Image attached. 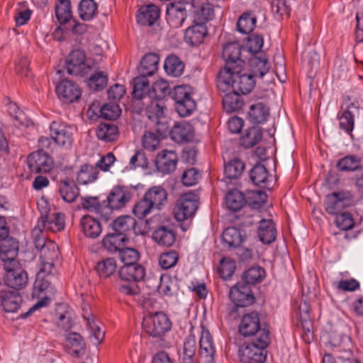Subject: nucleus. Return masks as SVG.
<instances>
[{
	"instance_id": "obj_28",
	"label": "nucleus",
	"mask_w": 363,
	"mask_h": 363,
	"mask_svg": "<svg viewBox=\"0 0 363 363\" xmlns=\"http://www.w3.org/2000/svg\"><path fill=\"white\" fill-rule=\"evenodd\" d=\"M160 16L159 8L153 4L145 5L139 9L138 22L142 26H152Z\"/></svg>"
},
{
	"instance_id": "obj_24",
	"label": "nucleus",
	"mask_w": 363,
	"mask_h": 363,
	"mask_svg": "<svg viewBox=\"0 0 363 363\" xmlns=\"http://www.w3.org/2000/svg\"><path fill=\"white\" fill-rule=\"evenodd\" d=\"M144 196L154 209L160 210L167 201V193L160 186L150 188L145 193Z\"/></svg>"
},
{
	"instance_id": "obj_5",
	"label": "nucleus",
	"mask_w": 363,
	"mask_h": 363,
	"mask_svg": "<svg viewBox=\"0 0 363 363\" xmlns=\"http://www.w3.org/2000/svg\"><path fill=\"white\" fill-rule=\"evenodd\" d=\"M354 204V197L350 191H340L328 194L324 199L323 206L328 214L337 215Z\"/></svg>"
},
{
	"instance_id": "obj_27",
	"label": "nucleus",
	"mask_w": 363,
	"mask_h": 363,
	"mask_svg": "<svg viewBox=\"0 0 363 363\" xmlns=\"http://www.w3.org/2000/svg\"><path fill=\"white\" fill-rule=\"evenodd\" d=\"M118 274L122 280L136 282L141 281L144 278L145 272L141 265L135 263L122 266Z\"/></svg>"
},
{
	"instance_id": "obj_14",
	"label": "nucleus",
	"mask_w": 363,
	"mask_h": 363,
	"mask_svg": "<svg viewBox=\"0 0 363 363\" xmlns=\"http://www.w3.org/2000/svg\"><path fill=\"white\" fill-rule=\"evenodd\" d=\"M4 280L8 286L18 290L28 284V278L26 272L18 264L13 267H6Z\"/></svg>"
},
{
	"instance_id": "obj_32",
	"label": "nucleus",
	"mask_w": 363,
	"mask_h": 363,
	"mask_svg": "<svg viewBox=\"0 0 363 363\" xmlns=\"http://www.w3.org/2000/svg\"><path fill=\"white\" fill-rule=\"evenodd\" d=\"M80 226L84 235L90 238L99 237L101 233V226L98 220L91 216H84L81 218Z\"/></svg>"
},
{
	"instance_id": "obj_11",
	"label": "nucleus",
	"mask_w": 363,
	"mask_h": 363,
	"mask_svg": "<svg viewBox=\"0 0 363 363\" xmlns=\"http://www.w3.org/2000/svg\"><path fill=\"white\" fill-rule=\"evenodd\" d=\"M133 191L126 186H116L113 187L107 196L106 203L107 211L111 212L112 210H119L123 208L133 198Z\"/></svg>"
},
{
	"instance_id": "obj_34",
	"label": "nucleus",
	"mask_w": 363,
	"mask_h": 363,
	"mask_svg": "<svg viewBox=\"0 0 363 363\" xmlns=\"http://www.w3.org/2000/svg\"><path fill=\"white\" fill-rule=\"evenodd\" d=\"M171 138L177 143L188 142L192 140L194 130L191 124L184 122L176 124L170 132Z\"/></svg>"
},
{
	"instance_id": "obj_19",
	"label": "nucleus",
	"mask_w": 363,
	"mask_h": 363,
	"mask_svg": "<svg viewBox=\"0 0 363 363\" xmlns=\"http://www.w3.org/2000/svg\"><path fill=\"white\" fill-rule=\"evenodd\" d=\"M177 162L178 157L174 151L164 150L157 155L155 164L159 172L166 174L175 170Z\"/></svg>"
},
{
	"instance_id": "obj_49",
	"label": "nucleus",
	"mask_w": 363,
	"mask_h": 363,
	"mask_svg": "<svg viewBox=\"0 0 363 363\" xmlns=\"http://www.w3.org/2000/svg\"><path fill=\"white\" fill-rule=\"evenodd\" d=\"M79 15L84 21L93 18L97 11V4L93 0H82L79 4Z\"/></svg>"
},
{
	"instance_id": "obj_33",
	"label": "nucleus",
	"mask_w": 363,
	"mask_h": 363,
	"mask_svg": "<svg viewBox=\"0 0 363 363\" xmlns=\"http://www.w3.org/2000/svg\"><path fill=\"white\" fill-rule=\"evenodd\" d=\"M128 241L125 235H120L116 233H109L106 235L102 241L104 248L111 253L120 252Z\"/></svg>"
},
{
	"instance_id": "obj_17",
	"label": "nucleus",
	"mask_w": 363,
	"mask_h": 363,
	"mask_svg": "<svg viewBox=\"0 0 363 363\" xmlns=\"http://www.w3.org/2000/svg\"><path fill=\"white\" fill-rule=\"evenodd\" d=\"M65 349L72 357L79 358L85 354L86 344L79 333H69L65 337Z\"/></svg>"
},
{
	"instance_id": "obj_50",
	"label": "nucleus",
	"mask_w": 363,
	"mask_h": 363,
	"mask_svg": "<svg viewBox=\"0 0 363 363\" xmlns=\"http://www.w3.org/2000/svg\"><path fill=\"white\" fill-rule=\"evenodd\" d=\"M169 93V86L167 81L160 79L156 81L152 86V90L149 92L147 99L152 98L164 99L167 94Z\"/></svg>"
},
{
	"instance_id": "obj_64",
	"label": "nucleus",
	"mask_w": 363,
	"mask_h": 363,
	"mask_svg": "<svg viewBox=\"0 0 363 363\" xmlns=\"http://www.w3.org/2000/svg\"><path fill=\"white\" fill-rule=\"evenodd\" d=\"M101 116L108 120H115L121 114V109L118 104H107L101 106L100 109Z\"/></svg>"
},
{
	"instance_id": "obj_55",
	"label": "nucleus",
	"mask_w": 363,
	"mask_h": 363,
	"mask_svg": "<svg viewBox=\"0 0 363 363\" xmlns=\"http://www.w3.org/2000/svg\"><path fill=\"white\" fill-rule=\"evenodd\" d=\"M361 164V159L354 155H347L340 159L337 162V167L341 171H354Z\"/></svg>"
},
{
	"instance_id": "obj_46",
	"label": "nucleus",
	"mask_w": 363,
	"mask_h": 363,
	"mask_svg": "<svg viewBox=\"0 0 363 363\" xmlns=\"http://www.w3.org/2000/svg\"><path fill=\"white\" fill-rule=\"evenodd\" d=\"M262 138V131L256 128H251L240 138V144L245 148H250L259 143Z\"/></svg>"
},
{
	"instance_id": "obj_35",
	"label": "nucleus",
	"mask_w": 363,
	"mask_h": 363,
	"mask_svg": "<svg viewBox=\"0 0 363 363\" xmlns=\"http://www.w3.org/2000/svg\"><path fill=\"white\" fill-rule=\"evenodd\" d=\"M59 192L62 199L67 202H74L79 195V189L74 181L65 179L59 184Z\"/></svg>"
},
{
	"instance_id": "obj_62",
	"label": "nucleus",
	"mask_w": 363,
	"mask_h": 363,
	"mask_svg": "<svg viewBox=\"0 0 363 363\" xmlns=\"http://www.w3.org/2000/svg\"><path fill=\"white\" fill-rule=\"evenodd\" d=\"M178 259V253L174 250H170L160 255L159 263L162 268L168 269L175 266Z\"/></svg>"
},
{
	"instance_id": "obj_2",
	"label": "nucleus",
	"mask_w": 363,
	"mask_h": 363,
	"mask_svg": "<svg viewBox=\"0 0 363 363\" xmlns=\"http://www.w3.org/2000/svg\"><path fill=\"white\" fill-rule=\"evenodd\" d=\"M230 66L228 61V85L233 90L240 92L242 95L250 93L255 85L254 75L245 72V62L237 61Z\"/></svg>"
},
{
	"instance_id": "obj_16",
	"label": "nucleus",
	"mask_w": 363,
	"mask_h": 363,
	"mask_svg": "<svg viewBox=\"0 0 363 363\" xmlns=\"http://www.w3.org/2000/svg\"><path fill=\"white\" fill-rule=\"evenodd\" d=\"M143 104L147 106L145 112L148 118L157 125L161 123L167 111L165 100L152 98Z\"/></svg>"
},
{
	"instance_id": "obj_53",
	"label": "nucleus",
	"mask_w": 363,
	"mask_h": 363,
	"mask_svg": "<svg viewBox=\"0 0 363 363\" xmlns=\"http://www.w3.org/2000/svg\"><path fill=\"white\" fill-rule=\"evenodd\" d=\"M96 270L99 277L107 278L116 272V261L112 258L106 259L97 264Z\"/></svg>"
},
{
	"instance_id": "obj_6",
	"label": "nucleus",
	"mask_w": 363,
	"mask_h": 363,
	"mask_svg": "<svg viewBox=\"0 0 363 363\" xmlns=\"http://www.w3.org/2000/svg\"><path fill=\"white\" fill-rule=\"evenodd\" d=\"M199 199L198 195L191 191L181 195L174 208L176 220L182 221L192 218L198 208Z\"/></svg>"
},
{
	"instance_id": "obj_59",
	"label": "nucleus",
	"mask_w": 363,
	"mask_h": 363,
	"mask_svg": "<svg viewBox=\"0 0 363 363\" xmlns=\"http://www.w3.org/2000/svg\"><path fill=\"white\" fill-rule=\"evenodd\" d=\"M153 210V207L143 196V199L134 205L133 213L138 218L143 219L151 213Z\"/></svg>"
},
{
	"instance_id": "obj_47",
	"label": "nucleus",
	"mask_w": 363,
	"mask_h": 363,
	"mask_svg": "<svg viewBox=\"0 0 363 363\" xmlns=\"http://www.w3.org/2000/svg\"><path fill=\"white\" fill-rule=\"evenodd\" d=\"M118 135V128L111 123H101L96 131L97 138L105 142H111L116 140Z\"/></svg>"
},
{
	"instance_id": "obj_56",
	"label": "nucleus",
	"mask_w": 363,
	"mask_h": 363,
	"mask_svg": "<svg viewBox=\"0 0 363 363\" xmlns=\"http://www.w3.org/2000/svg\"><path fill=\"white\" fill-rule=\"evenodd\" d=\"M244 230L228 226V247H238L246 238Z\"/></svg>"
},
{
	"instance_id": "obj_25",
	"label": "nucleus",
	"mask_w": 363,
	"mask_h": 363,
	"mask_svg": "<svg viewBox=\"0 0 363 363\" xmlns=\"http://www.w3.org/2000/svg\"><path fill=\"white\" fill-rule=\"evenodd\" d=\"M216 352L212 336L208 330L202 326L199 340V355L201 358L211 359Z\"/></svg>"
},
{
	"instance_id": "obj_40",
	"label": "nucleus",
	"mask_w": 363,
	"mask_h": 363,
	"mask_svg": "<svg viewBox=\"0 0 363 363\" xmlns=\"http://www.w3.org/2000/svg\"><path fill=\"white\" fill-rule=\"evenodd\" d=\"M150 91L149 81L147 77L140 75L134 79V85L133 90V96L136 99H142L143 102L147 101Z\"/></svg>"
},
{
	"instance_id": "obj_4",
	"label": "nucleus",
	"mask_w": 363,
	"mask_h": 363,
	"mask_svg": "<svg viewBox=\"0 0 363 363\" xmlns=\"http://www.w3.org/2000/svg\"><path fill=\"white\" fill-rule=\"evenodd\" d=\"M160 220V215H155L150 220H147L149 228H154L152 239L159 246L170 247L175 242L176 232L171 224H161L157 226L152 225L154 222H159Z\"/></svg>"
},
{
	"instance_id": "obj_63",
	"label": "nucleus",
	"mask_w": 363,
	"mask_h": 363,
	"mask_svg": "<svg viewBox=\"0 0 363 363\" xmlns=\"http://www.w3.org/2000/svg\"><path fill=\"white\" fill-rule=\"evenodd\" d=\"M55 323L59 329L69 332L73 325L70 313L68 311H65L64 313H57Z\"/></svg>"
},
{
	"instance_id": "obj_26",
	"label": "nucleus",
	"mask_w": 363,
	"mask_h": 363,
	"mask_svg": "<svg viewBox=\"0 0 363 363\" xmlns=\"http://www.w3.org/2000/svg\"><path fill=\"white\" fill-rule=\"evenodd\" d=\"M0 298L4 310L8 313L16 312L22 303L21 296L9 290H1Z\"/></svg>"
},
{
	"instance_id": "obj_61",
	"label": "nucleus",
	"mask_w": 363,
	"mask_h": 363,
	"mask_svg": "<svg viewBox=\"0 0 363 363\" xmlns=\"http://www.w3.org/2000/svg\"><path fill=\"white\" fill-rule=\"evenodd\" d=\"M335 216V225L340 230H349L354 226V220L350 213L342 212Z\"/></svg>"
},
{
	"instance_id": "obj_45",
	"label": "nucleus",
	"mask_w": 363,
	"mask_h": 363,
	"mask_svg": "<svg viewBox=\"0 0 363 363\" xmlns=\"http://www.w3.org/2000/svg\"><path fill=\"white\" fill-rule=\"evenodd\" d=\"M257 18L250 13H244L237 22L238 32L243 34L250 33L255 28Z\"/></svg>"
},
{
	"instance_id": "obj_8",
	"label": "nucleus",
	"mask_w": 363,
	"mask_h": 363,
	"mask_svg": "<svg viewBox=\"0 0 363 363\" xmlns=\"http://www.w3.org/2000/svg\"><path fill=\"white\" fill-rule=\"evenodd\" d=\"M345 108L338 116L340 128L352 136L354 127V118L359 114V102L357 99L347 96L345 99Z\"/></svg>"
},
{
	"instance_id": "obj_51",
	"label": "nucleus",
	"mask_w": 363,
	"mask_h": 363,
	"mask_svg": "<svg viewBox=\"0 0 363 363\" xmlns=\"http://www.w3.org/2000/svg\"><path fill=\"white\" fill-rule=\"evenodd\" d=\"M6 108L9 116L13 118L14 125H28L25 113L19 108L16 103L9 101L6 104Z\"/></svg>"
},
{
	"instance_id": "obj_1",
	"label": "nucleus",
	"mask_w": 363,
	"mask_h": 363,
	"mask_svg": "<svg viewBox=\"0 0 363 363\" xmlns=\"http://www.w3.org/2000/svg\"><path fill=\"white\" fill-rule=\"evenodd\" d=\"M269 332L262 330L255 341L240 346L239 357L242 363H264L267 358L265 348L269 344Z\"/></svg>"
},
{
	"instance_id": "obj_13",
	"label": "nucleus",
	"mask_w": 363,
	"mask_h": 363,
	"mask_svg": "<svg viewBox=\"0 0 363 363\" xmlns=\"http://www.w3.org/2000/svg\"><path fill=\"white\" fill-rule=\"evenodd\" d=\"M56 93L58 98L65 103H73L78 100L82 94L79 86L74 82L68 79L62 80L56 86Z\"/></svg>"
},
{
	"instance_id": "obj_42",
	"label": "nucleus",
	"mask_w": 363,
	"mask_h": 363,
	"mask_svg": "<svg viewBox=\"0 0 363 363\" xmlns=\"http://www.w3.org/2000/svg\"><path fill=\"white\" fill-rule=\"evenodd\" d=\"M99 170L95 166L84 164L77 173V180L80 184H88L95 182L98 178Z\"/></svg>"
},
{
	"instance_id": "obj_39",
	"label": "nucleus",
	"mask_w": 363,
	"mask_h": 363,
	"mask_svg": "<svg viewBox=\"0 0 363 363\" xmlns=\"http://www.w3.org/2000/svg\"><path fill=\"white\" fill-rule=\"evenodd\" d=\"M164 69L169 76L178 77L183 74L184 65L177 56L171 55L166 58Z\"/></svg>"
},
{
	"instance_id": "obj_36",
	"label": "nucleus",
	"mask_w": 363,
	"mask_h": 363,
	"mask_svg": "<svg viewBox=\"0 0 363 363\" xmlns=\"http://www.w3.org/2000/svg\"><path fill=\"white\" fill-rule=\"evenodd\" d=\"M136 224L135 220L130 216H120L112 223V229L114 233L125 235L131 232Z\"/></svg>"
},
{
	"instance_id": "obj_52",
	"label": "nucleus",
	"mask_w": 363,
	"mask_h": 363,
	"mask_svg": "<svg viewBox=\"0 0 363 363\" xmlns=\"http://www.w3.org/2000/svg\"><path fill=\"white\" fill-rule=\"evenodd\" d=\"M250 67L253 72V75L259 76L262 78L269 69V65L267 58H261L259 57H253L250 61Z\"/></svg>"
},
{
	"instance_id": "obj_10",
	"label": "nucleus",
	"mask_w": 363,
	"mask_h": 363,
	"mask_svg": "<svg viewBox=\"0 0 363 363\" xmlns=\"http://www.w3.org/2000/svg\"><path fill=\"white\" fill-rule=\"evenodd\" d=\"M27 164L30 172L34 174H46L54 167L52 158L42 150H38L29 154L27 157Z\"/></svg>"
},
{
	"instance_id": "obj_60",
	"label": "nucleus",
	"mask_w": 363,
	"mask_h": 363,
	"mask_svg": "<svg viewBox=\"0 0 363 363\" xmlns=\"http://www.w3.org/2000/svg\"><path fill=\"white\" fill-rule=\"evenodd\" d=\"M108 74L104 72H98L92 74L89 79L88 85L94 91L103 89L107 84Z\"/></svg>"
},
{
	"instance_id": "obj_7",
	"label": "nucleus",
	"mask_w": 363,
	"mask_h": 363,
	"mask_svg": "<svg viewBox=\"0 0 363 363\" xmlns=\"http://www.w3.org/2000/svg\"><path fill=\"white\" fill-rule=\"evenodd\" d=\"M94 67V63L86 58L84 51L74 50L66 60V69L69 74L84 76Z\"/></svg>"
},
{
	"instance_id": "obj_22",
	"label": "nucleus",
	"mask_w": 363,
	"mask_h": 363,
	"mask_svg": "<svg viewBox=\"0 0 363 363\" xmlns=\"http://www.w3.org/2000/svg\"><path fill=\"white\" fill-rule=\"evenodd\" d=\"M269 116V108L263 102H256L250 105L247 112L248 120L253 124L266 123Z\"/></svg>"
},
{
	"instance_id": "obj_43",
	"label": "nucleus",
	"mask_w": 363,
	"mask_h": 363,
	"mask_svg": "<svg viewBox=\"0 0 363 363\" xmlns=\"http://www.w3.org/2000/svg\"><path fill=\"white\" fill-rule=\"evenodd\" d=\"M246 204L244 194L237 188L228 189V210L240 211Z\"/></svg>"
},
{
	"instance_id": "obj_58",
	"label": "nucleus",
	"mask_w": 363,
	"mask_h": 363,
	"mask_svg": "<svg viewBox=\"0 0 363 363\" xmlns=\"http://www.w3.org/2000/svg\"><path fill=\"white\" fill-rule=\"evenodd\" d=\"M175 284L168 275H162L160 279V284L157 291L160 294L164 296H172L174 294Z\"/></svg>"
},
{
	"instance_id": "obj_9",
	"label": "nucleus",
	"mask_w": 363,
	"mask_h": 363,
	"mask_svg": "<svg viewBox=\"0 0 363 363\" xmlns=\"http://www.w3.org/2000/svg\"><path fill=\"white\" fill-rule=\"evenodd\" d=\"M172 98L175 101L176 110L182 117L191 115L196 108V101L191 98L186 86H178L174 87Z\"/></svg>"
},
{
	"instance_id": "obj_30",
	"label": "nucleus",
	"mask_w": 363,
	"mask_h": 363,
	"mask_svg": "<svg viewBox=\"0 0 363 363\" xmlns=\"http://www.w3.org/2000/svg\"><path fill=\"white\" fill-rule=\"evenodd\" d=\"M196 350V340L191 330L184 340L182 352L179 354L180 363H194Z\"/></svg>"
},
{
	"instance_id": "obj_48",
	"label": "nucleus",
	"mask_w": 363,
	"mask_h": 363,
	"mask_svg": "<svg viewBox=\"0 0 363 363\" xmlns=\"http://www.w3.org/2000/svg\"><path fill=\"white\" fill-rule=\"evenodd\" d=\"M269 174L266 167L262 164L255 165L250 172V179L252 182L262 187L266 186Z\"/></svg>"
},
{
	"instance_id": "obj_38",
	"label": "nucleus",
	"mask_w": 363,
	"mask_h": 363,
	"mask_svg": "<svg viewBox=\"0 0 363 363\" xmlns=\"http://www.w3.org/2000/svg\"><path fill=\"white\" fill-rule=\"evenodd\" d=\"M227 48V44L223 45V51ZM223 57L225 61V64L218 72L216 79V84L218 90L222 94V103L225 108L226 104L227 97V60L225 59L224 52H223Z\"/></svg>"
},
{
	"instance_id": "obj_31",
	"label": "nucleus",
	"mask_w": 363,
	"mask_h": 363,
	"mask_svg": "<svg viewBox=\"0 0 363 363\" xmlns=\"http://www.w3.org/2000/svg\"><path fill=\"white\" fill-rule=\"evenodd\" d=\"M257 233L262 243H272L275 240L277 235L275 224L271 220L262 219L259 222Z\"/></svg>"
},
{
	"instance_id": "obj_29",
	"label": "nucleus",
	"mask_w": 363,
	"mask_h": 363,
	"mask_svg": "<svg viewBox=\"0 0 363 363\" xmlns=\"http://www.w3.org/2000/svg\"><path fill=\"white\" fill-rule=\"evenodd\" d=\"M160 56L153 52L146 54L140 61L138 72L145 77L152 76L158 69Z\"/></svg>"
},
{
	"instance_id": "obj_12",
	"label": "nucleus",
	"mask_w": 363,
	"mask_h": 363,
	"mask_svg": "<svg viewBox=\"0 0 363 363\" xmlns=\"http://www.w3.org/2000/svg\"><path fill=\"white\" fill-rule=\"evenodd\" d=\"M74 128L61 121H55L50 125V136L59 146L69 148L73 143Z\"/></svg>"
},
{
	"instance_id": "obj_3",
	"label": "nucleus",
	"mask_w": 363,
	"mask_h": 363,
	"mask_svg": "<svg viewBox=\"0 0 363 363\" xmlns=\"http://www.w3.org/2000/svg\"><path fill=\"white\" fill-rule=\"evenodd\" d=\"M172 322L162 312L149 314L143 320L145 332L154 337H162L172 328Z\"/></svg>"
},
{
	"instance_id": "obj_41",
	"label": "nucleus",
	"mask_w": 363,
	"mask_h": 363,
	"mask_svg": "<svg viewBox=\"0 0 363 363\" xmlns=\"http://www.w3.org/2000/svg\"><path fill=\"white\" fill-rule=\"evenodd\" d=\"M266 277L265 270L259 266H253L246 270L242 279L246 285H255L262 282Z\"/></svg>"
},
{
	"instance_id": "obj_54",
	"label": "nucleus",
	"mask_w": 363,
	"mask_h": 363,
	"mask_svg": "<svg viewBox=\"0 0 363 363\" xmlns=\"http://www.w3.org/2000/svg\"><path fill=\"white\" fill-rule=\"evenodd\" d=\"M245 169V162L235 157L228 161V179H238L243 174Z\"/></svg>"
},
{
	"instance_id": "obj_44",
	"label": "nucleus",
	"mask_w": 363,
	"mask_h": 363,
	"mask_svg": "<svg viewBox=\"0 0 363 363\" xmlns=\"http://www.w3.org/2000/svg\"><path fill=\"white\" fill-rule=\"evenodd\" d=\"M17 255L16 247H9L6 243H3L0 247V259L4 262V269L7 267H13L19 263L15 259Z\"/></svg>"
},
{
	"instance_id": "obj_21",
	"label": "nucleus",
	"mask_w": 363,
	"mask_h": 363,
	"mask_svg": "<svg viewBox=\"0 0 363 363\" xmlns=\"http://www.w3.org/2000/svg\"><path fill=\"white\" fill-rule=\"evenodd\" d=\"M208 35V30L204 23H196L189 26L184 34V40L186 43L192 46H197L203 42Z\"/></svg>"
},
{
	"instance_id": "obj_18",
	"label": "nucleus",
	"mask_w": 363,
	"mask_h": 363,
	"mask_svg": "<svg viewBox=\"0 0 363 363\" xmlns=\"http://www.w3.org/2000/svg\"><path fill=\"white\" fill-rule=\"evenodd\" d=\"M187 9L183 8L181 4L170 3L167 6L166 20L172 28H179L185 21Z\"/></svg>"
},
{
	"instance_id": "obj_23",
	"label": "nucleus",
	"mask_w": 363,
	"mask_h": 363,
	"mask_svg": "<svg viewBox=\"0 0 363 363\" xmlns=\"http://www.w3.org/2000/svg\"><path fill=\"white\" fill-rule=\"evenodd\" d=\"M82 318L86 322L87 330L90 334V338L94 344H99L104 337V333L100 328V323L96 321L93 314L87 309H84Z\"/></svg>"
},
{
	"instance_id": "obj_15",
	"label": "nucleus",
	"mask_w": 363,
	"mask_h": 363,
	"mask_svg": "<svg viewBox=\"0 0 363 363\" xmlns=\"http://www.w3.org/2000/svg\"><path fill=\"white\" fill-rule=\"evenodd\" d=\"M229 296L237 307H247L255 301L251 289L246 284H238L232 287Z\"/></svg>"
},
{
	"instance_id": "obj_37",
	"label": "nucleus",
	"mask_w": 363,
	"mask_h": 363,
	"mask_svg": "<svg viewBox=\"0 0 363 363\" xmlns=\"http://www.w3.org/2000/svg\"><path fill=\"white\" fill-rule=\"evenodd\" d=\"M55 16L58 22L66 24L72 20V12L69 0H58L55 4Z\"/></svg>"
},
{
	"instance_id": "obj_20",
	"label": "nucleus",
	"mask_w": 363,
	"mask_h": 363,
	"mask_svg": "<svg viewBox=\"0 0 363 363\" xmlns=\"http://www.w3.org/2000/svg\"><path fill=\"white\" fill-rule=\"evenodd\" d=\"M262 330H260L259 317L257 312H251L242 316L239 326L241 335L247 337L254 335L258 332L259 335Z\"/></svg>"
},
{
	"instance_id": "obj_57",
	"label": "nucleus",
	"mask_w": 363,
	"mask_h": 363,
	"mask_svg": "<svg viewBox=\"0 0 363 363\" xmlns=\"http://www.w3.org/2000/svg\"><path fill=\"white\" fill-rule=\"evenodd\" d=\"M40 252V260L55 261L58 258L59 251L57 244L52 240H48Z\"/></svg>"
}]
</instances>
